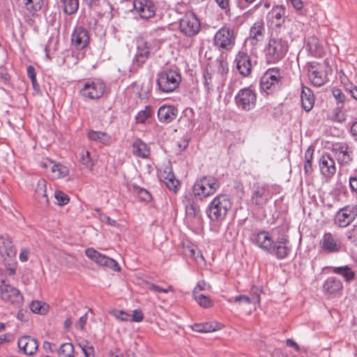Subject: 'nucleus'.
I'll return each instance as SVG.
<instances>
[{"label":"nucleus","mask_w":357,"mask_h":357,"mask_svg":"<svg viewBox=\"0 0 357 357\" xmlns=\"http://www.w3.org/2000/svg\"><path fill=\"white\" fill-rule=\"evenodd\" d=\"M250 239L252 243L259 248L275 255L279 259L286 258L291 251L287 237L282 236L275 241L268 231L261 230L254 233Z\"/></svg>","instance_id":"nucleus-1"},{"label":"nucleus","mask_w":357,"mask_h":357,"mask_svg":"<svg viewBox=\"0 0 357 357\" xmlns=\"http://www.w3.org/2000/svg\"><path fill=\"white\" fill-rule=\"evenodd\" d=\"M231 206L232 202L228 195L219 194L209 203L207 215L211 221L221 222L225 219Z\"/></svg>","instance_id":"nucleus-2"},{"label":"nucleus","mask_w":357,"mask_h":357,"mask_svg":"<svg viewBox=\"0 0 357 357\" xmlns=\"http://www.w3.org/2000/svg\"><path fill=\"white\" fill-rule=\"evenodd\" d=\"M288 51V44L282 38L271 37L264 48L265 59L268 63H275L282 60Z\"/></svg>","instance_id":"nucleus-3"},{"label":"nucleus","mask_w":357,"mask_h":357,"mask_svg":"<svg viewBox=\"0 0 357 357\" xmlns=\"http://www.w3.org/2000/svg\"><path fill=\"white\" fill-rule=\"evenodd\" d=\"M160 49L159 42L155 39L146 40L138 38L137 40V49L135 55V61L138 66H142Z\"/></svg>","instance_id":"nucleus-4"},{"label":"nucleus","mask_w":357,"mask_h":357,"mask_svg":"<svg viewBox=\"0 0 357 357\" xmlns=\"http://www.w3.org/2000/svg\"><path fill=\"white\" fill-rule=\"evenodd\" d=\"M236 33L228 26L218 29L213 36V45L220 52H230L235 45Z\"/></svg>","instance_id":"nucleus-5"},{"label":"nucleus","mask_w":357,"mask_h":357,"mask_svg":"<svg viewBox=\"0 0 357 357\" xmlns=\"http://www.w3.org/2000/svg\"><path fill=\"white\" fill-rule=\"evenodd\" d=\"M181 82V75L176 70H167L158 75L157 86L162 93H169L175 91Z\"/></svg>","instance_id":"nucleus-6"},{"label":"nucleus","mask_w":357,"mask_h":357,"mask_svg":"<svg viewBox=\"0 0 357 357\" xmlns=\"http://www.w3.org/2000/svg\"><path fill=\"white\" fill-rule=\"evenodd\" d=\"M105 88V84L101 79H89L83 83L79 93L85 99L98 100L103 96Z\"/></svg>","instance_id":"nucleus-7"},{"label":"nucleus","mask_w":357,"mask_h":357,"mask_svg":"<svg viewBox=\"0 0 357 357\" xmlns=\"http://www.w3.org/2000/svg\"><path fill=\"white\" fill-rule=\"evenodd\" d=\"M220 188L218 180L212 176H203L198 179L193 186L195 196L206 198L213 195Z\"/></svg>","instance_id":"nucleus-8"},{"label":"nucleus","mask_w":357,"mask_h":357,"mask_svg":"<svg viewBox=\"0 0 357 357\" xmlns=\"http://www.w3.org/2000/svg\"><path fill=\"white\" fill-rule=\"evenodd\" d=\"M201 29V23L193 13H187L179 22L180 31L187 37H194Z\"/></svg>","instance_id":"nucleus-9"},{"label":"nucleus","mask_w":357,"mask_h":357,"mask_svg":"<svg viewBox=\"0 0 357 357\" xmlns=\"http://www.w3.org/2000/svg\"><path fill=\"white\" fill-rule=\"evenodd\" d=\"M282 75L279 68L268 69L261 78V88L268 94L277 89L281 84Z\"/></svg>","instance_id":"nucleus-10"},{"label":"nucleus","mask_w":357,"mask_h":357,"mask_svg":"<svg viewBox=\"0 0 357 357\" xmlns=\"http://www.w3.org/2000/svg\"><path fill=\"white\" fill-rule=\"evenodd\" d=\"M85 255L89 259L100 266L111 269L115 272H120L121 270L116 260L101 254L93 248L86 249Z\"/></svg>","instance_id":"nucleus-11"},{"label":"nucleus","mask_w":357,"mask_h":357,"mask_svg":"<svg viewBox=\"0 0 357 357\" xmlns=\"http://www.w3.org/2000/svg\"><path fill=\"white\" fill-rule=\"evenodd\" d=\"M158 176L169 190L177 192L180 188V181L175 177L169 163L164 164L158 169Z\"/></svg>","instance_id":"nucleus-12"},{"label":"nucleus","mask_w":357,"mask_h":357,"mask_svg":"<svg viewBox=\"0 0 357 357\" xmlns=\"http://www.w3.org/2000/svg\"><path fill=\"white\" fill-rule=\"evenodd\" d=\"M0 297L3 301L10 303L17 307H20L24 303V296L20 291L10 284L1 285Z\"/></svg>","instance_id":"nucleus-13"},{"label":"nucleus","mask_w":357,"mask_h":357,"mask_svg":"<svg viewBox=\"0 0 357 357\" xmlns=\"http://www.w3.org/2000/svg\"><path fill=\"white\" fill-rule=\"evenodd\" d=\"M256 100V93L251 86L240 90L236 96V102L238 107L244 110H250L253 108Z\"/></svg>","instance_id":"nucleus-14"},{"label":"nucleus","mask_w":357,"mask_h":357,"mask_svg":"<svg viewBox=\"0 0 357 357\" xmlns=\"http://www.w3.org/2000/svg\"><path fill=\"white\" fill-rule=\"evenodd\" d=\"M133 10L144 20L154 17L156 6L152 0H133Z\"/></svg>","instance_id":"nucleus-15"},{"label":"nucleus","mask_w":357,"mask_h":357,"mask_svg":"<svg viewBox=\"0 0 357 357\" xmlns=\"http://www.w3.org/2000/svg\"><path fill=\"white\" fill-rule=\"evenodd\" d=\"M332 151L341 166H347L352 161V151L344 142L333 144Z\"/></svg>","instance_id":"nucleus-16"},{"label":"nucleus","mask_w":357,"mask_h":357,"mask_svg":"<svg viewBox=\"0 0 357 357\" xmlns=\"http://www.w3.org/2000/svg\"><path fill=\"white\" fill-rule=\"evenodd\" d=\"M321 250L326 253H337L342 250V242L334 234L325 233L319 242Z\"/></svg>","instance_id":"nucleus-17"},{"label":"nucleus","mask_w":357,"mask_h":357,"mask_svg":"<svg viewBox=\"0 0 357 357\" xmlns=\"http://www.w3.org/2000/svg\"><path fill=\"white\" fill-rule=\"evenodd\" d=\"M357 215V207L348 205L340 209L335 216V222L340 227L349 225Z\"/></svg>","instance_id":"nucleus-18"},{"label":"nucleus","mask_w":357,"mask_h":357,"mask_svg":"<svg viewBox=\"0 0 357 357\" xmlns=\"http://www.w3.org/2000/svg\"><path fill=\"white\" fill-rule=\"evenodd\" d=\"M88 31L82 26H76L71 35L72 45L77 50H83L89 43Z\"/></svg>","instance_id":"nucleus-19"},{"label":"nucleus","mask_w":357,"mask_h":357,"mask_svg":"<svg viewBox=\"0 0 357 357\" xmlns=\"http://www.w3.org/2000/svg\"><path fill=\"white\" fill-rule=\"evenodd\" d=\"M271 194L267 185L257 184L254 186L251 201L257 206H264L271 199Z\"/></svg>","instance_id":"nucleus-20"},{"label":"nucleus","mask_w":357,"mask_h":357,"mask_svg":"<svg viewBox=\"0 0 357 357\" xmlns=\"http://www.w3.org/2000/svg\"><path fill=\"white\" fill-rule=\"evenodd\" d=\"M265 26L262 20L255 22L250 29L248 40L252 46H257L265 37Z\"/></svg>","instance_id":"nucleus-21"},{"label":"nucleus","mask_w":357,"mask_h":357,"mask_svg":"<svg viewBox=\"0 0 357 357\" xmlns=\"http://www.w3.org/2000/svg\"><path fill=\"white\" fill-rule=\"evenodd\" d=\"M322 288L325 294L335 296L342 294L343 283L340 279L331 276L325 280Z\"/></svg>","instance_id":"nucleus-22"},{"label":"nucleus","mask_w":357,"mask_h":357,"mask_svg":"<svg viewBox=\"0 0 357 357\" xmlns=\"http://www.w3.org/2000/svg\"><path fill=\"white\" fill-rule=\"evenodd\" d=\"M17 346L23 354L31 356L38 350V343L35 338L29 335H24L18 339Z\"/></svg>","instance_id":"nucleus-23"},{"label":"nucleus","mask_w":357,"mask_h":357,"mask_svg":"<svg viewBox=\"0 0 357 357\" xmlns=\"http://www.w3.org/2000/svg\"><path fill=\"white\" fill-rule=\"evenodd\" d=\"M0 255L5 261H11L15 257V249L8 236H0Z\"/></svg>","instance_id":"nucleus-24"},{"label":"nucleus","mask_w":357,"mask_h":357,"mask_svg":"<svg viewBox=\"0 0 357 357\" xmlns=\"http://www.w3.org/2000/svg\"><path fill=\"white\" fill-rule=\"evenodd\" d=\"M235 63L240 74L245 77L250 74L252 63L250 56L247 53L239 52L236 56Z\"/></svg>","instance_id":"nucleus-25"},{"label":"nucleus","mask_w":357,"mask_h":357,"mask_svg":"<svg viewBox=\"0 0 357 357\" xmlns=\"http://www.w3.org/2000/svg\"><path fill=\"white\" fill-rule=\"evenodd\" d=\"M178 109L173 105H164L158 110V118L160 122L168 123L176 119Z\"/></svg>","instance_id":"nucleus-26"},{"label":"nucleus","mask_w":357,"mask_h":357,"mask_svg":"<svg viewBox=\"0 0 357 357\" xmlns=\"http://www.w3.org/2000/svg\"><path fill=\"white\" fill-rule=\"evenodd\" d=\"M319 164L320 171L325 176L330 178L335 174L336 172L335 162L329 155H322Z\"/></svg>","instance_id":"nucleus-27"},{"label":"nucleus","mask_w":357,"mask_h":357,"mask_svg":"<svg viewBox=\"0 0 357 357\" xmlns=\"http://www.w3.org/2000/svg\"><path fill=\"white\" fill-rule=\"evenodd\" d=\"M192 331L198 333H212L223 328V325L215 321L196 323L190 326Z\"/></svg>","instance_id":"nucleus-28"},{"label":"nucleus","mask_w":357,"mask_h":357,"mask_svg":"<svg viewBox=\"0 0 357 357\" xmlns=\"http://www.w3.org/2000/svg\"><path fill=\"white\" fill-rule=\"evenodd\" d=\"M131 151L134 155L142 159H147L150 155L149 146L139 139H136L131 144Z\"/></svg>","instance_id":"nucleus-29"},{"label":"nucleus","mask_w":357,"mask_h":357,"mask_svg":"<svg viewBox=\"0 0 357 357\" xmlns=\"http://www.w3.org/2000/svg\"><path fill=\"white\" fill-rule=\"evenodd\" d=\"M331 270L333 273L340 275L346 282H351L356 279L355 271L347 265L333 266Z\"/></svg>","instance_id":"nucleus-30"},{"label":"nucleus","mask_w":357,"mask_h":357,"mask_svg":"<svg viewBox=\"0 0 357 357\" xmlns=\"http://www.w3.org/2000/svg\"><path fill=\"white\" fill-rule=\"evenodd\" d=\"M185 254L192 258L200 267H205L206 261L201 251L195 246H187L185 248Z\"/></svg>","instance_id":"nucleus-31"},{"label":"nucleus","mask_w":357,"mask_h":357,"mask_svg":"<svg viewBox=\"0 0 357 357\" xmlns=\"http://www.w3.org/2000/svg\"><path fill=\"white\" fill-rule=\"evenodd\" d=\"M35 195L40 202L46 205L49 204L50 202L47 195V181L44 178H40L38 181L35 189Z\"/></svg>","instance_id":"nucleus-32"},{"label":"nucleus","mask_w":357,"mask_h":357,"mask_svg":"<svg viewBox=\"0 0 357 357\" xmlns=\"http://www.w3.org/2000/svg\"><path fill=\"white\" fill-rule=\"evenodd\" d=\"M284 9L280 6H274L268 13V17L276 26H280L284 21Z\"/></svg>","instance_id":"nucleus-33"},{"label":"nucleus","mask_w":357,"mask_h":357,"mask_svg":"<svg viewBox=\"0 0 357 357\" xmlns=\"http://www.w3.org/2000/svg\"><path fill=\"white\" fill-rule=\"evenodd\" d=\"M301 105L306 112H310L312 109V92L310 88L302 84V91L301 95Z\"/></svg>","instance_id":"nucleus-34"},{"label":"nucleus","mask_w":357,"mask_h":357,"mask_svg":"<svg viewBox=\"0 0 357 357\" xmlns=\"http://www.w3.org/2000/svg\"><path fill=\"white\" fill-rule=\"evenodd\" d=\"M51 172L53 178L61 179L68 176L70 171L66 166L61 163L54 162L51 166Z\"/></svg>","instance_id":"nucleus-35"},{"label":"nucleus","mask_w":357,"mask_h":357,"mask_svg":"<svg viewBox=\"0 0 357 357\" xmlns=\"http://www.w3.org/2000/svg\"><path fill=\"white\" fill-rule=\"evenodd\" d=\"M79 161L80 164L90 172L93 171L96 163V160L91 157L90 152L85 149L82 151Z\"/></svg>","instance_id":"nucleus-36"},{"label":"nucleus","mask_w":357,"mask_h":357,"mask_svg":"<svg viewBox=\"0 0 357 357\" xmlns=\"http://www.w3.org/2000/svg\"><path fill=\"white\" fill-rule=\"evenodd\" d=\"M31 310L38 314H46L50 310V305L45 302L40 301H33L30 305Z\"/></svg>","instance_id":"nucleus-37"},{"label":"nucleus","mask_w":357,"mask_h":357,"mask_svg":"<svg viewBox=\"0 0 357 357\" xmlns=\"http://www.w3.org/2000/svg\"><path fill=\"white\" fill-rule=\"evenodd\" d=\"M88 137L91 140L100 142L106 145L111 143V137L106 132L91 130L89 132Z\"/></svg>","instance_id":"nucleus-38"},{"label":"nucleus","mask_w":357,"mask_h":357,"mask_svg":"<svg viewBox=\"0 0 357 357\" xmlns=\"http://www.w3.org/2000/svg\"><path fill=\"white\" fill-rule=\"evenodd\" d=\"M58 356L75 357V349L73 344L70 342L62 344L58 350Z\"/></svg>","instance_id":"nucleus-39"},{"label":"nucleus","mask_w":357,"mask_h":357,"mask_svg":"<svg viewBox=\"0 0 357 357\" xmlns=\"http://www.w3.org/2000/svg\"><path fill=\"white\" fill-rule=\"evenodd\" d=\"M153 114V111L151 106H146L145 108L139 111L136 117V122L137 123H144L149 119Z\"/></svg>","instance_id":"nucleus-40"},{"label":"nucleus","mask_w":357,"mask_h":357,"mask_svg":"<svg viewBox=\"0 0 357 357\" xmlns=\"http://www.w3.org/2000/svg\"><path fill=\"white\" fill-rule=\"evenodd\" d=\"M195 301L199 306L204 308H210L213 306V301L208 296L204 294H195L192 295Z\"/></svg>","instance_id":"nucleus-41"},{"label":"nucleus","mask_w":357,"mask_h":357,"mask_svg":"<svg viewBox=\"0 0 357 357\" xmlns=\"http://www.w3.org/2000/svg\"><path fill=\"white\" fill-rule=\"evenodd\" d=\"M63 11L68 15H72L77 12L79 7L78 0H63Z\"/></svg>","instance_id":"nucleus-42"},{"label":"nucleus","mask_w":357,"mask_h":357,"mask_svg":"<svg viewBox=\"0 0 357 357\" xmlns=\"http://www.w3.org/2000/svg\"><path fill=\"white\" fill-rule=\"evenodd\" d=\"M54 198L59 206H64L69 203L70 197L61 190H57L54 192Z\"/></svg>","instance_id":"nucleus-43"},{"label":"nucleus","mask_w":357,"mask_h":357,"mask_svg":"<svg viewBox=\"0 0 357 357\" xmlns=\"http://www.w3.org/2000/svg\"><path fill=\"white\" fill-rule=\"evenodd\" d=\"M327 81V73L326 72L314 71V86H321Z\"/></svg>","instance_id":"nucleus-44"},{"label":"nucleus","mask_w":357,"mask_h":357,"mask_svg":"<svg viewBox=\"0 0 357 357\" xmlns=\"http://www.w3.org/2000/svg\"><path fill=\"white\" fill-rule=\"evenodd\" d=\"M84 357H95V351L93 346L91 345L88 342L79 344Z\"/></svg>","instance_id":"nucleus-45"},{"label":"nucleus","mask_w":357,"mask_h":357,"mask_svg":"<svg viewBox=\"0 0 357 357\" xmlns=\"http://www.w3.org/2000/svg\"><path fill=\"white\" fill-rule=\"evenodd\" d=\"M27 76L31 81L33 88L36 91H38L40 89L39 84L37 82L36 74L35 71V68L33 66H29L26 69Z\"/></svg>","instance_id":"nucleus-46"},{"label":"nucleus","mask_w":357,"mask_h":357,"mask_svg":"<svg viewBox=\"0 0 357 357\" xmlns=\"http://www.w3.org/2000/svg\"><path fill=\"white\" fill-rule=\"evenodd\" d=\"M26 8L33 12L39 10L43 6V0H24Z\"/></svg>","instance_id":"nucleus-47"},{"label":"nucleus","mask_w":357,"mask_h":357,"mask_svg":"<svg viewBox=\"0 0 357 357\" xmlns=\"http://www.w3.org/2000/svg\"><path fill=\"white\" fill-rule=\"evenodd\" d=\"M110 314L116 319L122 321H128L130 320V314L123 310H113Z\"/></svg>","instance_id":"nucleus-48"},{"label":"nucleus","mask_w":357,"mask_h":357,"mask_svg":"<svg viewBox=\"0 0 357 357\" xmlns=\"http://www.w3.org/2000/svg\"><path fill=\"white\" fill-rule=\"evenodd\" d=\"M346 237L351 244L357 245V226H354L352 228L347 230Z\"/></svg>","instance_id":"nucleus-49"},{"label":"nucleus","mask_w":357,"mask_h":357,"mask_svg":"<svg viewBox=\"0 0 357 357\" xmlns=\"http://www.w3.org/2000/svg\"><path fill=\"white\" fill-rule=\"evenodd\" d=\"M204 84L209 90L213 88L215 84V74L206 71L204 75Z\"/></svg>","instance_id":"nucleus-50"},{"label":"nucleus","mask_w":357,"mask_h":357,"mask_svg":"<svg viewBox=\"0 0 357 357\" xmlns=\"http://www.w3.org/2000/svg\"><path fill=\"white\" fill-rule=\"evenodd\" d=\"M211 286L204 280L199 281L192 291V295L202 294L200 292L204 290H211Z\"/></svg>","instance_id":"nucleus-51"},{"label":"nucleus","mask_w":357,"mask_h":357,"mask_svg":"<svg viewBox=\"0 0 357 357\" xmlns=\"http://www.w3.org/2000/svg\"><path fill=\"white\" fill-rule=\"evenodd\" d=\"M148 289L150 291H155V292H159V293L173 292L174 290V287L172 285H169L167 288H162V287H160L155 284H153V283H149Z\"/></svg>","instance_id":"nucleus-52"},{"label":"nucleus","mask_w":357,"mask_h":357,"mask_svg":"<svg viewBox=\"0 0 357 357\" xmlns=\"http://www.w3.org/2000/svg\"><path fill=\"white\" fill-rule=\"evenodd\" d=\"M285 344L287 347L292 348L294 351H297L298 353H306L307 350L305 348H301L297 342H296L292 339H287L285 340Z\"/></svg>","instance_id":"nucleus-53"},{"label":"nucleus","mask_w":357,"mask_h":357,"mask_svg":"<svg viewBox=\"0 0 357 357\" xmlns=\"http://www.w3.org/2000/svg\"><path fill=\"white\" fill-rule=\"evenodd\" d=\"M305 162L304 165V169L306 173L310 172L312 169V162L311 160L312 159V150L309 148L305 153Z\"/></svg>","instance_id":"nucleus-54"},{"label":"nucleus","mask_w":357,"mask_h":357,"mask_svg":"<svg viewBox=\"0 0 357 357\" xmlns=\"http://www.w3.org/2000/svg\"><path fill=\"white\" fill-rule=\"evenodd\" d=\"M332 93H333V97L337 102H339L340 103L344 102L345 96L342 93V92L341 91V90L340 89L335 88V87L333 88Z\"/></svg>","instance_id":"nucleus-55"},{"label":"nucleus","mask_w":357,"mask_h":357,"mask_svg":"<svg viewBox=\"0 0 357 357\" xmlns=\"http://www.w3.org/2000/svg\"><path fill=\"white\" fill-rule=\"evenodd\" d=\"M227 301L229 303H231V302H234V303H240V302H243V303H248V304H250L251 303L252 301V299L246 296V295H239V296H237L236 297H234L233 299H228Z\"/></svg>","instance_id":"nucleus-56"},{"label":"nucleus","mask_w":357,"mask_h":357,"mask_svg":"<svg viewBox=\"0 0 357 357\" xmlns=\"http://www.w3.org/2000/svg\"><path fill=\"white\" fill-rule=\"evenodd\" d=\"M260 293L261 291L256 287L253 286L251 289L250 294L252 295V297L250 298L252 299V302H255L256 303L259 304L260 303Z\"/></svg>","instance_id":"nucleus-57"},{"label":"nucleus","mask_w":357,"mask_h":357,"mask_svg":"<svg viewBox=\"0 0 357 357\" xmlns=\"http://www.w3.org/2000/svg\"><path fill=\"white\" fill-rule=\"evenodd\" d=\"M144 319V314L141 310L136 309L133 311L132 315H130V320L133 322H141Z\"/></svg>","instance_id":"nucleus-58"},{"label":"nucleus","mask_w":357,"mask_h":357,"mask_svg":"<svg viewBox=\"0 0 357 357\" xmlns=\"http://www.w3.org/2000/svg\"><path fill=\"white\" fill-rule=\"evenodd\" d=\"M88 319L87 313H85L82 317H79L78 321L76 323L75 326L79 330H83L85 325L86 324Z\"/></svg>","instance_id":"nucleus-59"},{"label":"nucleus","mask_w":357,"mask_h":357,"mask_svg":"<svg viewBox=\"0 0 357 357\" xmlns=\"http://www.w3.org/2000/svg\"><path fill=\"white\" fill-rule=\"evenodd\" d=\"M217 4L223 10H225L226 13L230 10V1L229 0H215Z\"/></svg>","instance_id":"nucleus-60"},{"label":"nucleus","mask_w":357,"mask_h":357,"mask_svg":"<svg viewBox=\"0 0 357 357\" xmlns=\"http://www.w3.org/2000/svg\"><path fill=\"white\" fill-rule=\"evenodd\" d=\"M30 255V250L27 248H22L20 250V253L19 255L20 260L22 262H26L29 259V257Z\"/></svg>","instance_id":"nucleus-61"},{"label":"nucleus","mask_w":357,"mask_h":357,"mask_svg":"<svg viewBox=\"0 0 357 357\" xmlns=\"http://www.w3.org/2000/svg\"><path fill=\"white\" fill-rule=\"evenodd\" d=\"M17 268V264L16 263L10 264H9V266L6 268V271H4V273H6V276H12L15 274Z\"/></svg>","instance_id":"nucleus-62"},{"label":"nucleus","mask_w":357,"mask_h":357,"mask_svg":"<svg viewBox=\"0 0 357 357\" xmlns=\"http://www.w3.org/2000/svg\"><path fill=\"white\" fill-rule=\"evenodd\" d=\"M296 10H301L303 8L301 0H287Z\"/></svg>","instance_id":"nucleus-63"},{"label":"nucleus","mask_w":357,"mask_h":357,"mask_svg":"<svg viewBox=\"0 0 357 357\" xmlns=\"http://www.w3.org/2000/svg\"><path fill=\"white\" fill-rule=\"evenodd\" d=\"M349 184L351 190L353 191L357 192V175L350 178Z\"/></svg>","instance_id":"nucleus-64"}]
</instances>
